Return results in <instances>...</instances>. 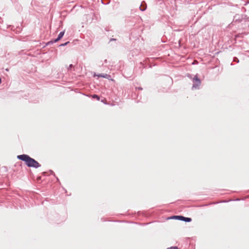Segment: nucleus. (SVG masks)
Returning <instances> with one entry per match:
<instances>
[{"instance_id": "1", "label": "nucleus", "mask_w": 249, "mask_h": 249, "mask_svg": "<svg viewBox=\"0 0 249 249\" xmlns=\"http://www.w3.org/2000/svg\"><path fill=\"white\" fill-rule=\"evenodd\" d=\"M17 159L24 162L25 165L28 167L37 169L41 167V164L27 154H21L17 156Z\"/></svg>"}, {"instance_id": "2", "label": "nucleus", "mask_w": 249, "mask_h": 249, "mask_svg": "<svg viewBox=\"0 0 249 249\" xmlns=\"http://www.w3.org/2000/svg\"><path fill=\"white\" fill-rule=\"evenodd\" d=\"M232 22L242 23V24L247 23L249 27V17L245 15L236 14L233 17Z\"/></svg>"}, {"instance_id": "3", "label": "nucleus", "mask_w": 249, "mask_h": 249, "mask_svg": "<svg viewBox=\"0 0 249 249\" xmlns=\"http://www.w3.org/2000/svg\"><path fill=\"white\" fill-rule=\"evenodd\" d=\"M187 76L189 78L192 79L193 84L192 87V89H199V86L201 84V80L198 78L197 74L193 75L191 74H188Z\"/></svg>"}, {"instance_id": "4", "label": "nucleus", "mask_w": 249, "mask_h": 249, "mask_svg": "<svg viewBox=\"0 0 249 249\" xmlns=\"http://www.w3.org/2000/svg\"><path fill=\"white\" fill-rule=\"evenodd\" d=\"M167 219H175L178 220H180L182 221H184L185 222H190L192 221V219L191 217H185L183 215H175L169 217Z\"/></svg>"}, {"instance_id": "5", "label": "nucleus", "mask_w": 249, "mask_h": 249, "mask_svg": "<svg viewBox=\"0 0 249 249\" xmlns=\"http://www.w3.org/2000/svg\"><path fill=\"white\" fill-rule=\"evenodd\" d=\"M96 76L98 77V78L102 77V78H104L107 79L108 80L114 81V80L111 78V76L110 75L108 74H106V73L96 74V72H94V73L93 74V77H95Z\"/></svg>"}, {"instance_id": "6", "label": "nucleus", "mask_w": 249, "mask_h": 249, "mask_svg": "<svg viewBox=\"0 0 249 249\" xmlns=\"http://www.w3.org/2000/svg\"><path fill=\"white\" fill-rule=\"evenodd\" d=\"M7 28L14 31L16 34H19L22 31V28L20 26H17L16 28L13 25H8Z\"/></svg>"}, {"instance_id": "7", "label": "nucleus", "mask_w": 249, "mask_h": 249, "mask_svg": "<svg viewBox=\"0 0 249 249\" xmlns=\"http://www.w3.org/2000/svg\"><path fill=\"white\" fill-rule=\"evenodd\" d=\"M146 8H147V4L145 2V1H142L141 3V5L140 6V10L141 11H144L146 9Z\"/></svg>"}, {"instance_id": "8", "label": "nucleus", "mask_w": 249, "mask_h": 249, "mask_svg": "<svg viewBox=\"0 0 249 249\" xmlns=\"http://www.w3.org/2000/svg\"><path fill=\"white\" fill-rule=\"evenodd\" d=\"M64 34H65V30L60 32V33L57 36V37L56 38H54V41L57 42V41L60 40L63 37Z\"/></svg>"}, {"instance_id": "9", "label": "nucleus", "mask_w": 249, "mask_h": 249, "mask_svg": "<svg viewBox=\"0 0 249 249\" xmlns=\"http://www.w3.org/2000/svg\"><path fill=\"white\" fill-rule=\"evenodd\" d=\"M56 42H57V41H54V39H52V40H51L50 41L47 42L46 43V46H48V45H52L53 43H56Z\"/></svg>"}, {"instance_id": "10", "label": "nucleus", "mask_w": 249, "mask_h": 249, "mask_svg": "<svg viewBox=\"0 0 249 249\" xmlns=\"http://www.w3.org/2000/svg\"><path fill=\"white\" fill-rule=\"evenodd\" d=\"M92 98L93 99H96L97 100L99 101L100 100V97L99 95H98L97 94H93L92 95Z\"/></svg>"}, {"instance_id": "11", "label": "nucleus", "mask_w": 249, "mask_h": 249, "mask_svg": "<svg viewBox=\"0 0 249 249\" xmlns=\"http://www.w3.org/2000/svg\"><path fill=\"white\" fill-rule=\"evenodd\" d=\"M109 2H110L109 0H102V3L105 5H107V4H109Z\"/></svg>"}, {"instance_id": "12", "label": "nucleus", "mask_w": 249, "mask_h": 249, "mask_svg": "<svg viewBox=\"0 0 249 249\" xmlns=\"http://www.w3.org/2000/svg\"><path fill=\"white\" fill-rule=\"evenodd\" d=\"M69 43H70V41H67V42H65V43H62V44H61L59 45V46H59V47H63V46H66L67 45H68V44H69Z\"/></svg>"}, {"instance_id": "13", "label": "nucleus", "mask_w": 249, "mask_h": 249, "mask_svg": "<svg viewBox=\"0 0 249 249\" xmlns=\"http://www.w3.org/2000/svg\"><path fill=\"white\" fill-rule=\"evenodd\" d=\"M233 61L238 63L239 62V60L237 57H234L233 58Z\"/></svg>"}, {"instance_id": "14", "label": "nucleus", "mask_w": 249, "mask_h": 249, "mask_svg": "<svg viewBox=\"0 0 249 249\" xmlns=\"http://www.w3.org/2000/svg\"><path fill=\"white\" fill-rule=\"evenodd\" d=\"M74 68V65L72 64H70L69 66V67L67 68V70L68 71L71 70L72 68Z\"/></svg>"}, {"instance_id": "15", "label": "nucleus", "mask_w": 249, "mask_h": 249, "mask_svg": "<svg viewBox=\"0 0 249 249\" xmlns=\"http://www.w3.org/2000/svg\"><path fill=\"white\" fill-rule=\"evenodd\" d=\"M167 249H179L177 246H172L168 248Z\"/></svg>"}, {"instance_id": "16", "label": "nucleus", "mask_w": 249, "mask_h": 249, "mask_svg": "<svg viewBox=\"0 0 249 249\" xmlns=\"http://www.w3.org/2000/svg\"><path fill=\"white\" fill-rule=\"evenodd\" d=\"M150 223H138L139 225L141 226H145L149 224Z\"/></svg>"}, {"instance_id": "17", "label": "nucleus", "mask_w": 249, "mask_h": 249, "mask_svg": "<svg viewBox=\"0 0 249 249\" xmlns=\"http://www.w3.org/2000/svg\"><path fill=\"white\" fill-rule=\"evenodd\" d=\"M140 64L142 65V66L143 67V68H146L147 67V65L146 64H144V63H143L142 62H141Z\"/></svg>"}, {"instance_id": "18", "label": "nucleus", "mask_w": 249, "mask_h": 249, "mask_svg": "<svg viewBox=\"0 0 249 249\" xmlns=\"http://www.w3.org/2000/svg\"><path fill=\"white\" fill-rule=\"evenodd\" d=\"M49 171H50L51 174H52V175H53L54 177H55V175L54 172L53 170H50Z\"/></svg>"}, {"instance_id": "19", "label": "nucleus", "mask_w": 249, "mask_h": 249, "mask_svg": "<svg viewBox=\"0 0 249 249\" xmlns=\"http://www.w3.org/2000/svg\"><path fill=\"white\" fill-rule=\"evenodd\" d=\"M136 89L137 90H142V88L141 87H136Z\"/></svg>"}, {"instance_id": "20", "label": "nucleus", "mask_w": 249, "mask_h": 249, "mask_svg": "<svg viewBox=\"0 0 249 249\" xmlns=\"http://www.w3.org/2000/svg\"><path fill=\"white\" fill-rule=\"evenodd\" d=\"M105 30L106 32L112 31L111 30H109V28H108V27H106V28H105Z\"/></svg>"}, {"instance_id": "21", "label": "nucleus", "mask_w": 249, "mask_h": 249, "mask_svg": "<svg viewBox=\"0 0 249 249\" xmlns=\"http://www.w3.org/2000/svg\"><path fill=\"white\" fill-rule=\"evenodd\" d=\"M116 39L114 38H110L109 39V42L113 41H116Z\"/></svg>"}, {"instance_id": "22", "label": "nucleus", "mask_w": 249, "mask_h": 249, "mask_svg": "<svg viewBox=\"0 0 249 249\" xmlns=\"http://www.w3.org/2000/svg\"><path fill=\"white\" fill-rule=\"evenodd\" d=\"M244 5L245 6H249V1L245 2V3Z\"/></svg>"}, {"instance_id": "23", "label": "nucleus", "mask_w": 249, "mask_h": 249, "mask_svg": "<svg viewBox=\"0 0 249 249\" xmlns=\"http://www.w3.org/2000/svg\"><path fill=\"white\" fill-rule=\"evenodd\" d=\"M55 178H56V181H57V182L60 183V180H59V179L58 178V177H57L55 176Z\"/></svg>"}, {"instance_id": "24", "label": "nucleus", "mask_w": 249, "mask_h": 249, "mask_svg": "<svg viewBox=\"0 0 249 249\" xmlns=\"http://www.w3.org/2000/svg\"><path fill=\"white\" fill-rule=\"evenodd\" d=\"M153 66H155V65H152L151 64H148V67L150 68H151Z\"/></svg>"}, {"instance_id": "25", "label": "nucleus", "mask_w": 249, "mask_h": 249, "mask_svg": "<svg viewBox=\"0 0 249 249\" xmlns=\"http://www.w3.org/2000/svg\"><path fill=\"white\" fill-rule=\"evenodd\" d=\"M240 199L239 198H236L235 199H234V201H239Z\"/></svg>"}, {"instance_id": "26", "label": "nucleus", "mask_w": 249, "mask_h": 249, "mask_svg": "<svg viewBox=\"0 0 249 249\" xmlns=\"http://www.w3.org/2000/svg\"><path fill=\"white\" fill-rule=\"evenodd\" d=\"M6 71H9L8 69H6Z\"/></svg>"}, {"instance_id": "27", "label": "nucleus", "mask_w": 249, "mask_h": 249, "mask_svg": "<svg viewBox=\"0 0 249 249\" xmlns=\"http://www.w3.org/2000/svg\"><path fill=\"white\" fill-rule=\"evenodd\" d=\"M233 65V64L232 63H231V66H232V65Z\"/></svg>"}, {"instance_id": "28", "label": "nucleus", "mask_w": 249, "mask_h": 249, "mask_svg": "<svg viewBox=\"0 0 249 249\" xmlns=\"http://www.w3.org/2000/svg\"><path fill=\"white\" fill-rule=\"evenodd\" d=\"M227 202V201H223V202ZM227 202H228V201H227Z\"/></svg>"}, {"instance_id": "29", "label": "nucleus", "mask_w": 249, "mask_h": 249, "mask_svg": "<svg viewBox=\"0 0 249 249\" xmlns=\"http://www.w3.org/2000/svg\"><path fill=\"white\" fill-rule=\"evenodd\" d=\"M247 52L249 53V50L247 51Z\"/></svg>"}]
</instances>
